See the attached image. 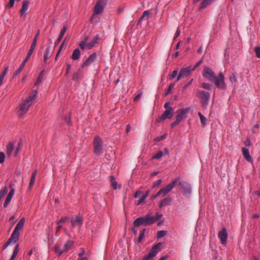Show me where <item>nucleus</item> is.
I'll return each mask as SVG.
<instances>
[{
  "label": "nucleus",
  "mask_w": 260,
  "mask_h": 260,
  "mask_svg": "<svg viewBox=\"0 0 260 260\" xmlns=\"http://www.w3.org/2000/svg\"><path fill=\"white\" fill-rule=\"evenodd\" d=\"M37 94V90H32L31 94L25 100L23 101L20 104L17 112L19 118L22 117L28 111L30 106L35 100Z\"/></svg>",
  "instance_id": "1"
},
{
  "label": "nucleus",
  "mask_w": 260,
  "mask_h": 260,
  "mask_svg": "<svg viewBox=\"0 0 260 260\" xmlns=\"http://www.w3.org/2000/svg\"><path fill=\"white\" fill-rule=\"evenodd\" d=\"M133 224L135 227H138L140 225L146 226L153 224V221L151 219V215L148 214L145 216L137 218L134 221Z\"/></svg>",
  "instance_id": "2"
},
{
  "label": "nucleus",
  "mask_w": 260,
  "mask_h": 260,
  "mask_svg": "<svg viewBox=\"0 0 260 260\" xmlns=\"http://www.w3.org/2000/svg\"><path fill=\"white\" fill-rule=\"evenodd\" d=\"M179 179L176 178L168 184L165 187L161 188L156 193V196L165 197L169 193L178 183Z\"/></svg>",
  "instance_id": "3"
},
{
  "label": "nucleus",
  "mask_w": 260,
  "mask_h": 260,
  "mask_svg": "<svg viewBox=\"0 0 260 260\" xmlns=\"http://www.w3.org/2000/svg\"><path fill=\"white\" fill-rule=\"evenodd\" d=\"M178 182L180 186V190L182 194L186 198L189 197L191 193L190 184L185 181H180Z\"/></svg>",
  "instance_id": "4"
},
{
  "label": "nucleus",
  "mask_w": 260,
  "mask_h": 260,
  "mask_svg": "<svg viewBox=\"0 0 260 260\" xmlns=\"http://www.w3.org/2000/svg\"><path fill=\"white\" fill-rule=\"evenodd\" d=\"M197 96L201 100V103L203 107H206L210 99V93L205 90H200L197 93Z\"/></svg>",
  "instance_id": "5"
},
{
  "label": "nucleus",
  "mask_w": 260,
  "mask_h": 260,
  "mask_svg": "<svg viewBox=\"0 0 260 260\" xmlns=\"http://www.w3.org/2000/svg\"><path fill=\"white\" fill-rule=\"evenodd\" d=\"M93 146L94 153L96 155H100L103 153V141L99 136L94 137Z\"/></svg>",
  "instance_id": "6"
},
{
  "label": "nucleus",
  "mask_w": 260,
  "mask_h": 260,
  "mask_svg": "<svg viewBox=\"0 0 260 260\" xmlns=\"http://www.w3.org/2000/svg\"><path fill=\"white\" fill-rule=\"evenodd\" d=\"M161 244V242L155 244L149 251L148 254L145 256L142 260H153V258L160 251V247Z\"/></svg>",
  "instance_id": "7"
},
{
  "label": "nucleus",
  "mask_w": 260,
  "mask_h": 260,
  "mask_svg": "<svg viewBox=\"0 0 260 260\" xmlns=\"http://www.w3.org/2000/svg\"><path fill=\"white\" fill-rule=\"evenodd\" d=\"M224 76L222 73H220L218 76L215 77V79L212 82H213L217 87L224 89L225 88V84L224 82Z\"/></svg>",
  "instance_id": "8"
},
{
  "label": "nucleus",
  "mask_w": 260,
  "mask_h": 260,
  "mask_svg": "<svg viewBox=\"0 0 260 260\" xmlns=\"http://www.w3.org/2000/svg\"><path fill=\"white\" fill-rule=\"evenodd\" d=\"M203 76L211 82L214 80L216 76L215 73L211 69L207 67L204 68Z\"/></svg>",
  "instance_id": "9"
},
{
  "label": "nucleus",
  "mask_w": 260,
  "mask_h": 260,
  "mask_svg": "<svg viewBox=\"0 0 260 260\" xmlns=\"http://www.w3.org/2000/svg\"><path fill=\"white\" fill-rule=\"evenodd\" d=\"M174 113V110H165L162 114L159 117V119L157 120V121L159 122L166 119H171L173 116Z\"/></svg>",
  "instance_id": "10"
},
{
  "label": "nucleus",
  "mask_w": 260,
  "mask_h": 260,
  "mask_svg": "<svg viewBox=\"0 0 260 260\" xmlns=\"http://www.w3.org/2000/svg\"><path fill=\"white\" fill-rule=\"evenodd\" d=\"M218 237L220 240L222 244L224 245L226 244L228 238V233L226 229L225 228H222V230L219 232Z\"/></svg>",
  "instance_id": "11"
},
{
  "label": "nucleus",
  "mask_w": 260,
  "mask_h": 260,
  "mask_svg": "<svg viewBox=\"0 0 260 260\" xmlns=\"http://www.w3.org/2000/svg\"><path fill=\"white\" fill-rule=\"evenodd\" d=\"M97 54L96 53H93L91 55H90L87 59L85 61V62L82 64L81 66V68H84L92 63L94 62L95 61V59L96 58Z\"/></svg>",
  "instance_id": "12"
},
{
  "label": "nucleus",
  "mask_w": 260,
  "mask_h": 260,
  "mask_svg": "<svg viewBox=\"0 0 260 260\" xmlns=\"http://www.w3.org/2000/svg\"><path fill=\"white\" fill-rule=\"evenodd\" d=\"M71 224L73 227L81 226L83 223V218L80 215H77L75 217H73L71 219Z\"/></svg>",
  "instance_id": "13"
},
{
  "label": "nucleus",
  "mask_w": 260,
  "mask_h": 260,
  "mask_svg": "<svg viewBox=\"0 0 260 260\" xmlns=\"http://www.w3.org/2000/svg\"><path fill=\"white\" fill-rule=\"evenodd\" d=\"M187 112L188 110L187 109L178 110L177 112V115L176 120L179 123L181 122V121L186 117Z\"/></svg>",
  "instance_id": "14"
},
{
  "label": "nucleus",
  "mask_w": 260,
  "mask_h": 260,
  "mask_svg": "<svg viewBox=\"0 0 260 260\" xmlns=\"http://www.w3.org/2000/svg\"><path fill=\"white\" fill-rule=\"evenodd\" d=\"M104 8V4L103 1L101 0L97 1L94 7L93 15L101 14L103 12Z\"/></svg>",
  "instance_id": "15"
},
{
  "label": "nucleus",
  "mask_w": 260,
  "mask_h": 260,
  "mask_svg": "<svg viewBox=\"0 0 260 260\" xmlns=\"http://www.w3.org/2000/svg\"><path fill=\"white\" fill-rule=\"evenodd\" d=\"M39 35V30L38 31L37 34L36 35L35 37L34 38L33 41H32L31 46H30V48L29 50V51L27 53V56L26 57L27 58H29V57L31 55V54L36 46L38 37Z\"/></svg>",
  "instance_id": "16"
},
{
  "label": "nucleus",
  "mask_w": 260,
  "mask_h": 260,
  "mask_svg": "<svg viewBox=\"0 0 260 260\" xmlns=\"http://www.w3.org/2000/svg\"><path fill=\"white\" fill-rule=\"evenodd\" d=\"M19 232L13 231L9 240L12 243H15L19 238Z\"/></svg>",
  "instance_id": "17"
},
{
  "label": "nucleus",
  "mask_w": 260,
  "mask_h": 260,
  "mask_svg": "<svg viewBox=\"0 0 260 260\" xmlns=\"http://www.w3.org/2000/svg\"><path fill=\"white\" fill-rule=\"evenodd\" d=\"M192 70V67L190 66L187 68H183L180 70V73L183 76V77H186L188 76L191 73Z\"/></svg>",
  "instance_id": "18"
},
{
  "label": "nucleus",
  "mask_w": 260,
  "mask_h": 260,
  "mask_svg": "<svg viewBox=\"0 0 260 260\" xmlns=\"http://www.w3.org/2000/svg\"><path fill=\"white\" fill-rule=\"evenodd\" d=\"M15 143L14 142H10L7 146L6 154L10 156L14 149Z\"/></svg>",
  "instance_id": "19"
},
{
  "label": "nucleus",
  "mask_w": 260,
  "mask_h": 260,
  "mask_svg": "<svg viewBox=\"0 0 260 260\" xmlns=\"http://www.w3.org/2000/svg\"><path fill=\"white\" fill-rule=\"evenodd\" d=\"M38 173V170L37 169L35 170L34 171L32 172L29 184V187L28 189L30 190L32 187L33 185H34L36 177L37 176V174Z\"/></svg>",
  "instance_id": "20"
},
{
  "label": "nucleus",
  "mask_w": 260,
  "mask_h": 260,
  "mask_svg": "<svg viewBox=\"0 0 260 260\" xmlns=\"http://www.w3.org/2000/svg\"><path fill=\"white\" fill-rule=\"evenodd\" d=\"M215 0H202L201 5L199 7V10H202L207 7L208 6L211 5Z\"/></svg>",
  "instance_id": "21"
},
{
  "label": "nucleus",
  "mask_w": 260,
  "mask_h": 260,
  "mask_svg": "<svg viewBox=\"0 0 260 260\" xmlns=\"http://www.w3.org/2000/svg\"><path fill=\"white\" fill-rule=\"evenodd\" d=\"M67 30V26H64L62 29L61 30L59 35L58 36V39H57L56 41L55 42V45L56 46L57 44L60 42V41L62 39L66 31Z\"/></svg>",
  "instance_id": "22"
},
{
  "label": "nucleus",
  "mask_w": 260,
  "mask_h": 260,
  "mask_svg": "<svg viewBox=\"0 0 260 260\" xmlns=\"http://www.w3.org/2000/svg\"><path fill=\"white\" fill-rule=\"evenodd\" d=\"M172 201V199L170 197H166L161 200L159 203V207L162 208L168 205H169Z\"/></svg>",
  "instance_id": "23"
},
{
  "label": "nucleus",
  "mask_w": 260,
  "mask_h": 260,
  "mask_svg": "<svg viewBox=\"0 0 260 260\" xmlns=\"http://www.w3.org/2000/svg\"><path fill=\"white\" fill-rule=\"evenodd\" d=\"M242 154L244 156V157H245V158L248 161H251L252 159L249 154L248 149L243 147V148H242Z\"/></svg>",
  "instance_id": "24"
},
{
  "label": "nucleus",
  "mask_w": 260,
  "mask_h": 260,
  "mask_svg": "<svg viewBox=\"0 0 260 260\" xmlns=\"http://www.w3.org/2000/svg\"><path fill=\"white\" fill-rule=\"evenodd\" d=\"M99 39V37L98 35H97L93 38V39L92 40L91 42L87 44L86 48L88 49H90L92 48L98 43V41Z\"/></svg>",
  "instance_id": "25"
},
{
  "label": "nucleus",
  "mask_w": 260,
  "mask_h": 260,
  "mask_svg": "<svg viewBox=\"0 0 260 260\" xmlns=\"http://www.w3.org/2000/svg\"><path fill=\"white\" fill-rule=\"evenodd\" d=\"M25 220V218H22L19 222L17 224L14 230L15 231L19 232V230H20L23 228Z\"/></svg>",
  "instance_id": "26"
},
{
  "label": "nucleus",
  "mask_w": 260,
  "mask_h": 260,
  "mask_svg": "<svg viewBox=\"0 0 260 260\" xmlns=\"http://www.w3.org/2000/svg\"><path fill=\"white\" fill-rule=\"evenodd\" d=\"M28 59L29 58H27V57L25 58V59L23 60V62L19 67V69L14 73V76H16L21 73L25 66V63Z\"/></svg>",
  "instance_id": "27"
},
{
  "label": "nucleus",
  "mask_w": 260,
  "mask_h": 260,
  "mask_svg": "<svg viewBox=\"0 0 260 260\" xmlns=\"http://www.w3.org/2000/svg\"><path fill=\"white\" fill-rule=\"evenodd\" d=\"M28 4H29V2L28 1H24L23 2L22 8L20 10V13L21 16L28 9Z\"/></svg>",
  "instance_id": "28"
},
{
  "label": "nucleus",
  "mask_w": 260,
  "mask_h": 260,
  "mask_svg": "<svg viewBox=\"0 0 260 260\" xmlns=\"http://www.w3.org/2000/svg\"><path fill=\"white\" fill-rule=\"evenodd\" d=\"M22 143H23V140L21 138H20L19 140V141L18 142L16 147L15 148V152H14V155L15 157H16L17 155V154L19 153V151H20L21 147L22 145Z\"/></svg>",
  "instance_id": "29"
},
{
  "label": "nucleus",
  "mask_w": 260,
  "mask_h": 260,
  "mask_svg": "<svg viewBox=\"0 0 260 260\" xmlns=\"http://www.w3.org/2000/svg\"><path fill=\"white\" fill-rule=\"evenodd\" d=\"M80 54L79 49L77 48L74 50L71 57L73 60H77L79 58Z\"/></svg>",
  "instance_id": "30"
},
{
  "label": "nucleus",
  "mask_w": 260,
  "mask_h": 260,
  "mask_svg": "<svg viewBox=\"0 0 260 260\" xmlns=\"http://www.w3.org/2000/svg\"><path fill=\"white\" fill-rule=\"evenodd\" d=\"M150 13L148 11H145L142 16L140 17V21L147 20L149 18Z\"/></svg>",
  "instance_id": "31"
},
{
  "label": "nucleus",
  "mask_w": 260,
  "mask_h": 260,
  "mask_svg": "<svg viewBox=\"0 0 260 260\" xmlns=\"http://www.w3.org/2000/svg\"><path fill=\"white\" fill-rule=\"evenodd\" d=\"M73 245V242L72 241H68L64 245L63 250L65 252H67L69 248H70Z\"/></svg>",
  "instance_id": "32"
},
{
  "label": "nucleus",
  "mask_w": 260,
  "mask_h": 260,
  "mask_svg": "<svg viewBox=\"0 0 260 260\" xmlns=\"http://www.w3.org/2000/svg\"><path fill=\"white\" fill-rule=\"evenodd\" d=\"M50 48L49 47H47L45 49L44 55V59L45 62H46L47 60L50 58Z\"/></svg>",
  "instance_id": "33"
},
{
  "label": "nucleus",
  "mask_w": 260,
  "mask_h": 260,
  "mask_svg": "<svg viewBox=\"0 0 260 260\" xmlns=\"http://www.w3.org/2000/svg\"><path fill=\"white\" fill-rule=\"evenodd\" d=\"M145 229H143L141 232L140 234L139 237L138 238V240L136 242V243H140L141 242L142 240L144 239L145 237Z\"/></svg>",
  "instance_id": "34"
},
{
  "label": "nucleus",
  "mask_w": 260,
  "mask_h": 260,
  "mask_svg": "<svg viewBox=\"0 0 260 260\" xmlns=\"http://www.w3.org/2000/svg\"><path fill=\"white\" fill-rule=\"evenodd\" d=\"M82 72V70L81 69H80L78 70L77 72H76V73H75L73 76V80L74 81H77L80 78V74H81V73Z\"/></svg>",
  "instance_id": "35"
},
{
  "label": "nucleus",
  "mask_w": 260,
  "mask_h": 260,
  "mask_svg": "<svg viewBox=\"0 0 260 260\" xmlns=\"http://www.w3.org/2000/svg\"><path fill=\"white\" fill-rule=\"evenodd\" d=\"M162 216V214L158 213H156L155 216H151V218L152 220L153 221V223L155 222V221L158 220L161 218V217Z\"/></svg>",
  "instance_id": "36"
},
{
  "label": "nucleus",
  "mask_w": 260,
  "mask_h": 260,
  "mask_svg": "<svg viewBox=\"0 0 260 260\" xmlns=\"http://www.w3.org/2000/svg\"><path fill=\"white\" fill-rule=\"evenodd\" d=\"M18 250H19V245L17 244L15 246V247L13 250V254H12V256L10 260H14L15 259V258L16 257V256H17V255L18 254Z\"/></svg>",
  "instance_id": "37"
},
{
  "label": "nucleus",
  "mask_w": 260,
  "mask_h": 260,
  "mask_svg": "<svg viewBox=\"0 0 260 260\" xmlns=\"http://www.w3.org/2000/svg\"><path fill=\"white\" fill-rule=\"evenodd\" d=\"M43 72L42 71L40 73L39 77H38L36 83H35V85H39V84H40L43 80Z\"/></svg>",
  "instance_id": "38"
},
{
  "label": "nucleus",
  "mask_w": 260,
  "mask_h": 260,
  "mask_svg": "<svg viewBox=\"0 0 260 260\" xmlns=\"http://www.w3.org/2000/svg\"><path fill=\"white\" fill-rule=\"evenodd\" d=\"M230 81L234 84H236L237 82L236 75L235 73H232L229 77Z\"/></svg>",
  "instance_id": "39"
},
{
  "label": "nucleus",
  "mask_w": 260,
  "mask_h": 260,
  "mask_svg": "<svg viewBox=\"0 0 260 260\" xmlns=\"http://www.w3.org/2000/svg\"><path fill=\"white\" fill-rule=\"evenodd\" d=\"M7 191H8V189H7V187L3 188L0 190V201H1L2 199L5 196V195L6 194Z\"/></svg>",
  "instance_id": "40"
},
{
  "label": "nucleus",
  "mask_w": 260,
  "mask_h": 260,
  "mask_svg": "<svg viewBox=\"0 0 260 260\" xmlns=\"http://www.w3.org/2000/svg\"><path fill=\"white\" fill-rule=\"evenodd\" d=\"M167 235V232L166 231H160L157 232V238H161L165 237Z\"/></svg>",
  "instance_id": "41"
},
{
  "label": "nucleus",
  "mask_w": 260,
  "mask_h": 260,
  "mask_svg": "<svg viewBox=\"0 0 260 260\" xmlns=\"http://www.w3.org/2000/svg\"><path fill=\"white\" fill-rule=\"evenodd\" d=\"M164 152L159 151L152 157V159H159L162 156Z\"/></svg>",
  "instance_id": "42"
},
{
  "label": "nucleus",
  "mask_w": 260,
  "mask_h": 260,
  "mask_svg": "<svg viewBox=\"0 0 260 260\" xmlns=\"http://www.w3.org/2000/svg\"><path fill=\"white\" fill-rule=\"evenodd\" d=\"M111 183L113 188L116 189L117 188V183L115 181L113 176H111Z\"/></svg>",
  "instance_id": "43"
},
{
  "label": "nucleus",
  "mask_w": 260,
  "mask_h": 260,
  "mask_svg": "<svg viewBox=\"0 0 260 260\" xmlns=\"http://www.w3.org/2000/svg\"><path fill=\"white\" fill-rule=\"evenodd\" d=\"M54 250L58 254L59 256L61 255L64 251H63V249H60V248L58 246H55L54 247Z\"/></svg>",
  "instance_id": "44"
},
{
  "label": "nucleus",
  "mask_w": 260,
  "mask_h": 260,
  "mask_svg": "<svg viewBox=\"0 0 260 260\" xmlns=\"http://www.w3.org/2000/svg\"><path fill=\"white\" fill-rule=\"evenodd\" d=\"M198 115L200 117V120H201V122L202 123V124L204 125H205L206 124V118L205 117H204L202 114L200 112H199L198 113Z\"/></svg>",
  "instance_id": "45"
},
{
  "label": "nucleus",
  "mask_w": 260,
  "mask_h": 260,
  "mask_svg": "<svg viewBox=\"0 0 260 260\" xmlns=\"http://www.w3.org/2000/svg\"><path fill=\"white\" fill-rule=\"evenodd\" d=\"M12 198V197H10L9 196H7L5 201L4 203V208H6L8 206V205L9 204V203L10 202Z\"/></svg>",
  "instance_id": "46"
},
{
  "label": "nucleus",
  "mask_w": 260,
  "mask_h": 260,
  "mask_svg": "<svg viewBox=\"0 0 260 260\" xmlns=\"http://www.w3.org/2000/svg\"><path fill=\"white\" fill-rule=\"evenodd\" d=\"M211 85L207 83H203L202 84V87L205 89L210 90L211 89Z\"/></svg>",
  "instance_id": "47"
},
{
  "label": "nucleus",
  "mask_w": 260,
  "mask_h": 260,
  "mask_svg": "<svg viewBox=\"0 0 260 260\" xmlns=\"http://www.w3.org/2000/svg\"><path fill=\"white\" fill-rule=\"evenodd\" d=\"M174 86H175V84H174V83L171 84L169 85L168 88L167 89V90H166V91L165 92V95H167L168 94H169L171 92L172 89L174 87Z\"/></svg>",
  "instance_id": "48"
},
{
  "label": "nucleus",
  "mask_w": 260,
  "mask_h": 260,
  "mask_svg": "<svg viewBox=\"0 0 260 260\" xmlns=\"http://www.w3.org/2000/svg\"><path fill=\"white\" fill-rule=\"evenodd\" d=\"M171 105L172 104L170 102H166L164 104V108L166 110H174Z\"/></svg>",
  "instance_id": "49"
},
{
  "label": "nucleus",
  "mask_w": 260,
  "mask_h": 260,
  "mask_svg": "<svg viewBox=\"0 0 260 260\" xmlns=\"http://www.w3.org/2000/svg\"><path fill=\"white\" fill-rule=\"evenodd\" d=\"M178 71L177 70H174L172 74L170 76V79L172 80L175 78L178 75Z\"/></svg>",
  "instance_id": "50"
},
{
  "label": "nucleus",
  "mask_w": 260,
  "mask_h": 260,
  "mask_svg": "<svg viewBox=\"0 0 260 260\" xmlns=\"http://www.w3.org/2000/svg\"><path fill=\"white\" fill-rule=\"evenodd\" d=\"M167 136L166 135H163L160 137H157L155 139V141L156 142H158L162 140H164L166 138Z\"/></svg>",
  "instance_id": "51"
},
{
  "label": "nucleus",
  "mask_w": 260,
  "mask_h": 260,
  "mask_svg": "<svg viewBox=\"0 0 260 260\" xmlns=\"http://www.w3.org/2000/svg\"><path fill=\"white\" fill-rule=\"evenodd\" d=\"M254 52L255 53L256 56L259 58L260 57V47H255L254 48Z\"/></svg>",
  "instance_id": "52"
},
{
  "label": "nucleus",
  "mask_w": 260,
  "mask_h": 260,
  "mask_svg": "<svg viewBox=\"0 0 260 260\" xmlns=\"http://www.w3.org/2000/svg\"><path fill=\"white\" fill-rule=\"evenodd\" d=\"M5 155L4 152H0V164H2L5 161Z\"/></svg>",
  "instance_id": "53"
},
{
  "label": "nucleus",
  "mask_w": 260,
  "mask_h": 260,
  "mask_svg": "<svg viewBox=\"0 0 260 260\" xmlns=\"http://www.w3.org/2000/svg\"><path fill=\"white\" fill-rule=\"evenodd\" d=\"M10 188H11V190L7 196L12 198L14 193L15 190L13 187H12L11 185H10Z\"/></svg>",
  "instance_id": "54"
},
{
  "label": "nucleus",
  "mask_w": 260,
  "mask_h": 260,
  "mask_svg": "<svg viewBox=\"0 0 260 260\" xmlns=\"http://www.w3.org/2000/svg\"><path fill=\"white\" fill-rule=\"evenodd\" d=\"M86 43L85 41H82L80 44V47L81 49L84 50L86 47Z\"/></svg>",
  "instance_id": "55"
},
{
  "label": "nucleus",
  "mask_w": 260,
  "mask_h": 260,
  "mask_svg": "<svg viewBox=\"0 0 260 260\" xmlns=\"http://www.w3.org/2000/svg\"><path fill=\"white\" fill-rule=\"evenodd\" d=\"M202 63V60L197 62L196 63V64L194 65V66L193 67H192V71L195 70L196 69V68H197L198 67H199L201 64Z\"/></svg>",
  "instance_id": "56"
},
{
  "label": "nucleus",
  "mask_w": 260,
  "mask_h": 260,
  "mask_svg": "<svg viewBox=\"0 0 260 260\" xmlns=\"http://www.w3.org/2000/svg\"><path fill=\"white\" fill-rule=\"evenodd\" d=\"M161 183V180L159 179L153 183V187H155L158 186Z\"/></svg>",
  "instance_id": "57"
},
{
  "label": "nucleus",
  "mask_w": 260,
  "mask_h": 260,
  "mask_svg": "<svg viewBox=\"0 0 260 260\" xmlns=\"http://www.w3.org/2000/svg\"><path fill=\"white\" fill-rule=\"evenodd\" d=\"M145 199H143V198L142 197L138 201H137V203H136V205H140L141 204L144 203H145Z\"/></svg>",
  "instance_id": "58"
},
{
  "label": "nucleus",
  "mask_w": 260,
  "mask_h": 260,
  "mask_svg": "<svg viewBox=\"0 0 260 260\" xmlns=\"http://www.w3.org/2000/svg\"><path fill=\"white\" fill-rule=\"evenodd\" d=\"M15 0H10L9 3L8 5L10 8L14 6Z\"/></svg>",
  "instance_id": "59"
},
{
  "label": "nucleus",
  "mask_w": 260,
  "mask_h": 260,
  "mask_svg": "<svg viewBox=\"0 0 260 260\" xmlns=\"http://www.w3.org/2000/svg\"><path fill=\"white\" fill-rule=\"evenodd\" d=\"M68 218L67 217H62L60 219V220L58 221L60 223H64L67 220Z\"/></svg>",
  "instance_id": "60"
},
{
  "label": "nucleus",
  "mask_w": 260,
  "mask_h": 260,
  "mask_svg": "<svg viewBox=\"0 0 260 260\" xmlns=\"http://www.w3.org/2000/svg\"><path fill=\"white\" fill-rule=\"evenodd\" d=\"M69 40V38H68V37H66L65 38V39H64L63 41L62 42V44L64 45H67V43L68 42Z\"/></svg>",
  "instance_id": "61"
},
{
  "label": "nucleus",
  "mask_w": 260,
  "mask_h": 260,
  "mask_svg": "<svg viewBox=\"0 0 260 260\" xmlns=\"http://www.w3.org/2000/svg\"><path fill=\"white\" fill-rule=\"evenodd\" d=\"M192 81H193V79H192L189 82H188L186 84H185L183 88L185 89V88H187L189 86H190L191 84Z\"/></svg>",
  "instance_id": "62"
},
{
  "label": "nucleus",
  "mask_w": 260,
  "mask_h": 260,
  "mask_svg": "<svg viewBox=\"0 0 260 260\" xmlns=\"http://www.w3.org/2000/svg\"><path fill=\"white\" fill-rule=\"evenodd\" d=\"M141 193H142V192L141 191L138 190V191H136V192L135 193V194L134 195V197L135 198H137L141 195Z\"/></svg>",
  "instance_id": "63"
},
{
  "label": "nucleus",
  "mask_w": 260,
  "mask_h": 260,
  "mask_svg": "<svg viewBox=\"0 0 260 260\" xmlns=\"http://www.w3.org/2000/svg\"><path fill=\"white\" fill-rule=\"evenodd\" d=\"M180 30L179 28H177V30L176 31V33H175V38H177L180 34Z\"/></svg>",
  "instance_id": "64"
}]
</instances>
